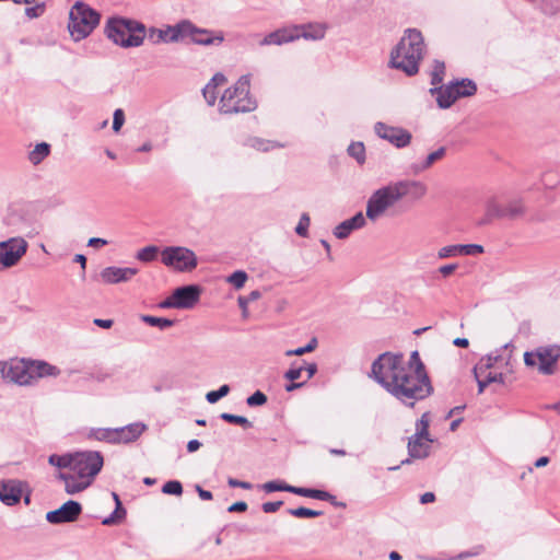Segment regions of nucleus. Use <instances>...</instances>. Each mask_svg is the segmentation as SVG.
I'll return each mask as SVG.
<instances>
[{"label": "nucleus", "mask_w": 560, "mask_h": 560, "mask_svg": "<svg viewBox=\"0 0 560 560\" xmlns=\"http://www.w3.org/2000/svg\"><path fill=\"white\" fill-rule=\"evenodd\" d=\"M112 495L115 501L116 508L115 511L103 521L104 525L116 524L120 522L126 515V510L122 508L119 495L116 492H113Z\"/></svg>", "instance_id": "nucleus-31"}, {"label": "nucleus", "mask_w": 560, "mask_h": 560, "mask_svg": "<svg viewBox=\"0 0 560 560\" xmlns=\"http://www.w3.org/2000/svg\"><path fill=\"white\" fill-rule=\"evenodd\" d=\"M107 241L104 240V238H100V237H91L88 242V245L91 246V247H103L105 245H107Z\"/></svg>", "instance_id": "nucleus-62"}, {"label": "nucleus", "mask_w": 560, "mask_h": 560, "mask_svg": "<svg viewBox=\"0 0 560 560\" xmlns=\"http://www.w3.org/2000/svg\"><path fill=\"white\" fill-rule=\"evenodd\" d=\"M454 90L453 83L451 82L445 86L432 88L430 92L432 95L436 96L438 105L441 108H448L458 100Z\"/></svg>", "instance_id": "nucleus-24"}, {"label": "nucleus", "mask_w": 560, "mask_h": 560, "mask_svg": "<svg viewBox=\"0 0 560 560\" xmlns=\"http://www.w3.org/2000/svg\"><path fill=\"white\" fill-rule=\"evenodd\" d=\"M247 273L243 270L234 271L232 275H230L226 279V281L232 284L235 289L240 290L244 287L246 280H247Z\"/></svg>", "instance_id": "nucleus-40"}, {"label": "nucleus", "mask_w": 560, "mask_h": 560, "mask_svg": "<svg viewBox=\"0 0 560 560\" xmlns=\"http://www.w3.org/2000/svg\"><path fill=\"white\" fill-rule=\"evenodd\" d=\"M316 347H317V340H316V338H313L305 347H300V348H296L293 350L285 351V355L287 357L303 355L307 352L315 350Z\"/></svg>", "instance_id": "nucleus-47"}, {"label": "nucleus", "mask_w": 560, "mask_h": 560, "mask_svg": "<svg viewBox=\"0 0 560 560\" xmlns=\"http://www.w3.org/2000/svg\"><path fill=\"white\" fill-rule=\"evenodd\" d=\"M366 215L362 212L355 213L352 218L347 219L335 226L332 233L339 240H346L353 231L360 230L366 224Z\"/></svg>", "instance_id": "nucleus-19"}, {"label": "nucleus", "mask_w": 560, "mask_h": 560, "mask_svg": "<svg viewBox=\"0 0 560 560\" xmlns=\"http://www.w3.org/2000/svg\"><path fill=\"white\" fill-rule=\"evenodd\" d=\"M161 262L176 272H191L198 266V257L186 246H166L161 250Z\"/></svg>", "instance_id": "nucleus-9"}, {"label": "nucleus", "mask_w": 560, "mask_h": 560, "mask_svg": "<svg viewBox=\"0 0 560 560\" xmlns=\"http://www.w3.org/2000/svg\"><path fill=\"white\" fill-rule=\"evenodd\" d=\"M72 454L57 455L52 454L48 457V463L60 469H68L70 471Z\"/></svg>", "instance_id": "nucleus-35"}, {"label": "nucleus", "mask_w": 560, "mask_h": 560, "mask_svg": "<svg viewBox=\"0 0 560 560\" xmlns=\"http://www.w3.org/2000/svg\"><path fill=\"white\" fill-rule=\"evenodd\" d=\"M370 376L407 407L433 393L430 377L418 351L408 361L401 353L384 352L372 363Z\"/></svg>", "instance_id": "nucleus-1"}, {"label": "nucleus", "mask_w": 560, "mask_h": 560, "mask_svg": "<svg viewBox=\"0 0 560 560\" xmlns=\"http://www.w3.org/2000/svg\"><path fill=\"white\" fill-rule=\"evenodd\" d=\"M445 74V65L443 61L434 60L431 71V84L434 88L443 81Z\"/></svg>", "instance_id": "nucleus-38"}, {"label": "nucleus", "mask_w": 560, "mask_h": 560, "mask_svg": "<svg viewBox=\"0 0 560 560\" xmlns=\"http://www.w3.org/2000/svg\"><path fill=\"white\" fill-rule=\"evenodd\" d=\"M266 401L267 396L260 390H256L246 399L247 405L250 407L262 406L264 404H266Z\"/></svg>", "instance_id": "nucleus-52"}, {"label": "nucleus", "mask_w": 560, "mask_h": 560, "mask_svg": "<svg viewBox=\"0 0 560 560\" xmlns=\"http://www.w3.org/2000/svg\"><path fill=\"white\" fill-rule=\"evenodd\" d=\"M115 434H117L115 429H98L93 433L96 440L110 443H115Z\"/></svg>", "instance_id": "nucleus-49"}, {"label": "nucleus", "mask_w": 560, "mask_h": 560, "mask_svg": "<svg viewBox=\"0 0 560 560\" xmlns=\"http://www.w3.org/2000/svg\"><path fill=\"white\" fill-rule=\"evenodd\" d=\"M487 382L490 383H504V375L502 373H488L486 376Z\"/></svg>", "instance_id": "nucleus-60"}, {"label": "nucleus", "mask_w": 560, "mask_h": 560, "mask_svg": "<svg viewBox=\"0 0 560 560\" xmlns=\"http://www.w3.org/2000/svg\"><path fill=\"white\" fill-rule=\"evenodd\" d=\"M43 12V8L42 7H31V8H26L25 9V14L28 16V18H37L39 16V14Z\"/></svg>", "instance_id": "nucleus-63"}, {"label": "nucleus", "mask_w": 560, "mask_h": 560, "mask_svg": "<svg viewBox=\"0 0 560 560\" xmlns=\"http://www.w3.org/2000/svg\"><path fill=\"white\" fill-rule=\"evenodd\" d=\"M454 256H462L460 244L447 245V246L440 248L438 252V257L440 259L454 257Z\"/></svg>", "instance_id": "nucleus-42"}, {"label": "nucleus", "mask_w": 560, "mask_h": 560, "mask_svg": "<svg viewBox=\"0 0 560 560\" xmlns=\"http://www.w3.org/2000/svg\"><path fill=\"white\" fill-rule=\"evenodd\" d=\"M250 77L242 75L234 85L222 94L219 110L222 114L248 113L256 108V102L249 93Z\"/></svg>", "instance_id": "nucleus-6"}, {"label": "nucleus", "mask_w": 560, "mask_h": 560, "mask_svg": "<svg viewBox=\"0 0 560 560\" xmlns=\"http://www.w3.org/2000/svg\"><path fill=\"white\" fill-rule=\"evenodd\" d=\"M424 52L422 34L413 28L405 32L396 47L392 50L389 65L392 68L413 75L419 71V61Z\"/></svg>", "instance_id": "nucleus-4"}, {"label": "nucleus", "mask_w": 560, "mask_h": 560, "mask_svg": "<svg viewBox=\"0 0 560 560\" xmlns=\"http://www.w3.org/2000/svg\"><path fill=\"white\" fill-rule=\"evenodd\" d=\"M454 86V91L457 95V97H467L471 96L477 91V85L474 81L469 79H462L459 81L452 82Z\"/></svg>", "instance_id": "nucleus-30"}, {"label": "nucleus", "mask_w": 560, "mask_h": 560, "mask_svg": "<svg viewBox=\"0 0 560 560\" xmlns=\"http://www.w3.org/2000/svg\"><path fill=\"white\" fill-rule=\"evenodd\" d=\"M446 154V149L440 147L438 150L429 153L422 162L412 163L409 166V171L413 175H419L424 171L429 170L434 163L441 161Z\"/></svg>", "instance_id": "nucleus-25"}, {"label": "nucleus", "mask_w": 560, "mask_h": 560, "mask_svg": "<svg viewBox=\"0 0 560 560\" xmlns=\"http://www.w3.org/2000/svg\"><path fill=\"white\" fill-rule=\"evenodd\" d=\"M262 489L266 491V492H273V491H287V492H291L293 491V486H290V485H287L284 482H279V481H268L266 483L262 485Z\"/></svg>", "instance_id": "nucleus-43"}, {"label": "nucleus", "mask_w": 560, "mask_h": 560, "mask_svg": "<svg viewBox=\"0 0 560 560\" xmlns=\"http://www.w3.org/2000/svg\"><path fill=\"white\" fill-rule=\"evenodd\" d=\"M483 373H478V376H475L477 383H478V393L479 394H482L485 392V388L487 387V385H489V383L487 382V378H481V375Z\"/></svg>", "instance_id": "nucleus-64"}, {"label": "nucleus", "mask_w": 560, "mask_h": 560, "mask_svg": "<svg viewBox=\"0 0 560 560\" xmlns=\"http://www.w3.org/2000/svg\"><path fill=\"white\" fill-rule=\"evenodd\" d=\"M101 15L88 4L78 1L69 13L68 30L73 40L79 42L88 37L98 25Z\"/></svg>", "instance_id": "nucleus-7"}, {"label": "nucleus", "mask_w": 560, "mask_h": 560, "mask_svg": "<svg viewBox=\"0 0 560 560\" xmlns=\"http://www.w3.org/2000/svg\"><path fill=\"white\" fill-rule=\"evenodd\" d=\"M526 212V207L523 199L514 198L506 203H500L497 199L491 198L486 206L485 218L479 224H488L493 219H510L515 220L522 218Z\"/></svg>", "instance_id": "nucleus-11"}, {"label": "nucleus", "mask_w": 560, "mask_h": 560, "mask_svg": "<svg viewBox=\"0 0 560 560\" xmlns=\"http://www.w3.org/2000/svg\"><path fill=\"white\" fill-rule=\"evenodd\" d=\"M141 320L150 326H154L160 328L161 330H165L174 325L173 319L155 317L151 315H141Z\"/></svg>", "instance_id": "nucleus-33"}, {"label": "nucleus", "mask_w": 560, "mask_h": 560, "mask_svg": "<svg viewBox=\"0 0 560 560\" xmlns=\"http://www.w3.org/2000/svg\"><path fill=\"white\" fill-rule=\"evenodd\" d=\"M293 27L298 31L299 38L318 40L324 38L326 34V25L322 23L294 25Z\"/></svg>", "instance_id": "nucleus-26"}, {"label": "nucleus", "mask_w": 560, "mask_h": 560, "mask_svg": "<svg viewBox=\"0 0 560 560\" xmlns=\"http://www.w3.org/2000/svg\"><path fill=\"white\" fill-rule=\"evenodd\" d=\"M103 463L100 452H78L72 454L70 471L60 470L57 478L65 482V491L68 494H75L91 486Z\"/></svg>", "instance_id": "nucleus-2"}, {"label": "nucleus", "mask_w": 560, "mask_h": 560, "mask_svg": "<svg viewBox=\"0 0 560 560\" xmlns=\"http://www.w3.org/2000/svg\"><path fill=\"white\" fill-rule=\"evenodd\" d=\"M497 361L498 357L488 355L487 358H482L474 368V375L478 376V373H485L487 370L491 369Z\"/></svg>", "instance_id": "nucleus-41"}, {"label": "nucleus", "mask_w": 560, "mask_h": 560, "mask_svg": "<svg viewBox=\"0 0 560 560\" xmlns=\"http://www.w3.org/2000/svg\"><path fill=\"white\" fill-rule=\"evenodd\" d=\"M220 417L222 420H224L226 422L242 425L245 429L252 428V425H253L252 422L243 416H236V415L223 412V413H221Z\"/></svg>", "instance_id": "nucleus-39"}, {"label": "nucleus", "mask_w": 560, "mask_h": 560, "mask_svg": "<svg viewBox=\"0 0 560 560\" xmlns=\"http://www.w3.org/2000/svg\"><path fill=\"white\" fill-rule=\"evenodd\" d=\"M462 256H474L478 254H482L485 252L483 247L478 244H460Z\"/></svg>", "instance_id": "nucleus-51"}, {"label": "nucleus", "mask_w": 560, "mask_h": 560, "mask_svg": "<svg viewBox=\"0 0 560 560\" xmlns=\"http://www.w3.org/2000/svg\"><path fill=\"white\" fill-rule=\"evenodd\" d=\"M560 359V346H541L533 351L524 353V362L527 366L536 368L540 374L552 375L556 373Z\"/></svg>", "instance_id": "nucleus-10"}, {"label": "nucleus", "mask_w": 560, "mask_h": 560, "mask_svg": "<svg viewBox=\"0 0 560 560\" xmlns=\"http://www.w3.org/2000/svg\"><path fill=\"white\" fill-rule=\"evenodd\" d=\"M396 185L401 192V199L409 194H412L416 198H422L427 194V186L418 180H398Z\"/></svg>", "instance_id": "nucleus-27"}, {"label": "nucleus", "mask_w": 560, "mask_h": 560, "mask_svg": "<svg viewBox=\"0 0 560 560\" xmlns=\"http://www.w3.org/2000/svg\"><path fill=\"white\" fill-rule=\"evenodd\" d=\"M162 491L165 494L180 495L183 493V486L177 480H170L164 483Z\"/></svg>", "instance_id": "nucleus-48"}, {"label": "nucleus", "mask_w": 560, "mask_h": 560, "mask_svg": "<svg viewBox=\"0 0 560 560\" xmlns=\"http://www.w3.org/2000/svg\"><path fill=\"white\" fill-rule=\"evenodd\" d=\"M347 151L359 164L365 162V148L362 142H352Z\"/></svg>", "instance_id": "nucleus-37"}, {"label": "nucleus", "mask_w": 560, "mask_h": 560, "mask_svg": "<svg viewBox=\"0 0 560 560\" xmlns=\"http://www.w3.org/2000/svg\"><path fill=\"white\" fill-rule=\"evenodd\" d=\"M399 200H401V192L398 190L396 183L381 187L368 199L365 215L370 221L375 222Z\"/></svg>", "instance_id": "nucleus-8"}, {"label": "nucleus", "mask_w": 560, "mask_h": 560, "mask_svg": "<svg viewBox=\"0 0 560 560\" xmlns=\"http://www.w3.org/2000/svg\"><path fill=\"white\" fill-rule=\"evenodd\" d=\"M145 38L153 45L182 42L186 38V20L175 25H165L163 28L149 27Z\"/></svg>", "instance_id": "nucleus-12"}, {"label": "nucleus", "mask_w": 560, "mask_h": 560, "mask_svg": "<svg viewBox=\"0 0 560 560\" xmlns=\"http://www.w3.org/2000/svg\"><path fill=\"white\" fill-rule=\"evenodd\" d=\"M104 33L115 45L133 48L143 44L147 26L137 20L113 16L106 21Z\"/></svg>", "instance_id": "nucleus-5"}, {"label": "nucleus", "mask_w": 560, "mask_h": 560, "mask_svg": "<svg viewBox=\"0 0 560 560\" xmlns=\"http://www.w3.org/2000/svg\"><path fill=\"white\" fill-rule=\"evenodd\" d=\"M138 273L137 268L131 267H106L100 272V278L103 283L117 284L128 282Z\"/></svg>", "instance_id": "nucleus-17"}, {"label": "nucleus", "mask_w": 560, "mask_h": 560, "mask_svg": "<svg viewBox=\"0 0 560 560\" xmlns=\"http://www.w3.org/2000/svg\"><path fill=\"white\" fill-rule=\"evenodd\" d=\"M458 268V265L457 264H450V265H444V266H441L439 268V272L443 276V277H448L450 275H452L456 269Z\"/></svg>", "instance_id": "nucleus-58"}, {"label": "nucleus", "mask_w": 560, "mask_h": 560, "mask_svg": "<svg viewBox=\"0 0 560 560\" xmlns=\"http://www.w3.org/2000/svg\"><path fill=\"white\" fill-rule=\"evenodd\" d=\"M125 122V114H124V110L120 109V108H117L115 112H114V117H113V130L115 132H118L122 125Z\"/></svg>", "instance_id": "nucleus-54"}, {"label": "nucleus", "mask_w": 560, "mask_h": 560, "mask_svg": "<svg viewBox=\"0 0 560 560\" xmlns=\"http://www.w3.org/2000/svg\"><path fill=\"white\" fill-rule=\"evenodd\" d=\"M303 371V366H292L284 373V377L291 382L296 381L302 376Z\"/></svg>", "instance_id": "nucleus-55"}, {"label": "nucleus", "mask_w": 560, "mask_h": 560, "mask_svg": "<svg viewBox=\"0 0 560 560\" xmlns=\"http://www.w3.org/2000/svg\"><path fill=\"white\" fill-rule=\"evenodd\" d=\"M228 485L232 488H242V489H245V490H249L253 488V485L247 482V481H241V480H237V479H234V478H229L228 479Z\"/></svg>", "instance_id": "nucleus-56"}, {"label": "nucleus", "mask_w": 560, "mask_h": 560, "mask_svg": "<svg viewBox=\"0 0 560 560\" xmlns=\"http://www.w3.org/2000/svg\"><path fill=\"white\" fill-rule=\"evenodd\" d=\"M229 393H230V386L229 385H222L219 389L211 390V392L207 393L206 399H207V401L209 404H215L221 398L226 396Z\"/></svg>", "instance_id": "nucleus-44"}, {"label": "nucleus", "mask_w": 560, "mask_h": 560, "mask_svg": "<svg viewBox=\"0 0 560 560\" xmlns=\"http://www.w3.org/2000/svg\"><path fill=\"white\" fill-rule=\"evenodd\" d=\"M226 77L223 73L217 72L209 81V83L203 88V97L210 106L215 104L217 88L223 85L224 83H226Z\"/></svg>", "instance_id": "nucleus-28"}, {"label": "nucleus", "mask_w": 560, "mask_h": 560, "mask_svg": "<svg viewBox=\"0 0 560 560\" xmlns=\"http://www.w3.org/2000/svg\"><path fill=\"white\" fill-rule=\"evenodd\" d=\"M282 501L266 502L261 508L265 513H275L282 506Z\"/></svg>", "instance_id": "nucleus-57"}, {"label": "nucleus", "mask_w": 560, "mask_h": 560, "mask_svg": "<svg viewBox=\"0 0 560 560\" xmlns=\"http://www.w3.org/2000/svg\"><path fill=\"white\" fill-rule=\"evenodd\" d=\"M4 363L2 378L20 386H31L39 378L57 377L60 374L56 365L42 360L11 359Z\"/></svg>", "instance_id": "nucleus-3"}, {"label": "nucleus", "mask_w": 560, "mask_h": 560, "mask_svg": "<svg viewBox=\"0 0 560 560\" xmlns=\"http://www.w3.org/2000/svg\"><path fill=\"white\" fill-rule=\"evenodd\" d=\"M50 152V147L46 142H42L35 145V148L28 153V160L32 164H39Z\"/></svg>", "instance_id": "nucleus-32"}, {"label": "nucleus", "mask_w": 560, "mask_h": 560, "mask_svg": "<svg viewBox=\"0 0 560 560\" xmlns=\"http://www.w3.org/2000/svg\"><path fill=\"white\" fill-rule=\"evenodd\" d=\"M147 425L142 422H135L128 425L116 428L115 443H131L136 441L144 431Z\"/></svg>", "instance_id": "nucleus-23"}, {"label": "nucleus", "mask_w": 560, "mask_h": 560, "mask_svg": "<svg viewBox=\"0 0 560 560\" xmlns=\"http://www.w3.org/2000/svg\"><path fill=\"white\" fill-rule=\"evenodd\" d=\"M429 424H430V419H429V413L425 412L421 416V418L417 421L416 423V435H421V436H430L429 434Z\"/></svg>", "instance_id": "nucleus-46"}, {"label": "nucleus", "mask_w": 560, "mask_h": 560, "mask_svg": "<svg viewBox=\"0 0 560 560\" xmlns=\"http://www.w3.org/2000/svg\"><path fill=\"white\" fill-rule=\"evenodd\" d=\"M186 38H189L192 44L201 46H219L224 42V34L222 31H211L208 28H200L186 20Z\"/></svg>", "instance_id": "nucleus-14"}, {"label": "nucleus", "mask_w": 560, "mask_h": 560, "mask_svg": "<svg viewBox=\"0 0 560 560\" xmlns=\"http://www.w3.org/2000/svg\"><path fill=\"white\" fill-rule=\"evenodd\" d=\"M308 226H310V215L307 213H302L300 221L295 228L296 234L305 237L307 235Z\"/></svg>", "instance_id": "nucleus-53"}, {"label": "nucleus", "mask_w": 560, "mask_h": 560, "mask_svg": "<svg viewBox=\"0 0 560 560\" xmlns=\"http://www.w3.org/2000/svg\"><path fill=\"white\" fill-rule=\"evenodd\" d=\"M292 493L302 495V497H306V498L323 500V501H332L335 499L334 495H331L329 492L324 491V490L300 488V487H294V486H293Z\"/></svg>", "instance_id": "nucleus-29"}, {"label": "nucleus", "mask_w": 560, "mask_h": 560, "mask_svg": "<svg viewBox=\"0 0 560 560\" xmlns=\"http://www.w3.org/2000/svg\"><path fill=\"white\" fill-rule=\"evenodd\" d=\"M249 145L258 151H269L270 149H273L276 144L271 141L254 138L249 140Z\"/></svg>", "instance_id": "nucleus-50"}, {"label": "nucleus", "mask_w": 560, "mask_h": 560, "mask_svg": "<svg viewBox=\"0 0 560 560\" xmlns=\"http://www.w3.org/2000/svg\"><path fill=\"white\" fill-rule=\"evenodd\" d=\"M289 514L295 517H317L323 514L320 511L311 510L304 506L288 510Z\"/></svg>", "instance_id": "nucleus-45"}, {"label": "nucleus", "mask_w": 560, "mask_h": 560, "mask_svg": "<svg viewBox=\"0 0 560 560\" xmlns=\"http://www.w3.org/2000/svg\"><path fill=\"white\" fill-rule=\"evenodd\" d=\"M298 31L291 26V27H283L276 30L275 32H271L267 34L260 42L259 46H270V45H283L287 43L294 42L299 39V35L296 33Z\"/></svg>", "instance_id": "nucleus-20"}, {"label": "nucleus", "mask_w": 560, "mask_h": 560, "mask_svg": "<svg viewBox=\"0 0 560 560\" xmlns=\"http://www.w3.org/2000/svg\"><path fill=\"white\" fill-rule=\"evenodd\" d=\"M82 512V506L79 502L69 500L63 503L59 509L49 511L46 514V520L50 524H62L74 522Z\"/></svg>", "instance_id": "nucleus-16"}, {"label": "nucleus", "mask_w": 560, "mask_h": 560, "mask_svg": "<svg viewBox=\"0 0 560 560\" xmlns=\"http://www.w3.org/2000/svg\"><path fill=\"white\" fill-rule=\"evenodd\" d=\"M260 296H261V294L257 290L252 291L247 296H238L237 302H238V306L242 310V315L244 318L248 317L247 306L250 305V302L258 300Z\"/></svg>", "instance_id": "nucleus-36"}, {"label": "nucleus", "mask_w": 560, "mask_h": 560, "mask_svg": "<svg viewBox=\"0 0 560 560\" xmlns=\"http://www.w3.org/2000/svg\"><path fill=\"white\" fill-rule=\"evenodd\" d=\"M200 288L195 284L184 285L175 289L173 295L177 303V308L187 310L194 307L200 299Z\"/></svg>", "instance_id": "nucleus-18"}, {"label": "nucleus", "mask_w": 560, "mask_h": 560, "mask_svg": "<svg viewBox=\"0 0 560 560\" xmlns=\"http://www.w3.org/2000/svg\"><path fill=\"white\" fill-rule=\"evenodd\" d=\"M374 131L380 138L388 141L398 149L408 147L412 139L408 130L401 127L388 126L381 121L374 125Z\"/></svg>", "instance_id": "nucleus-15"}, {"label": "nucleus", "mask_w": 560, "mask_h": 560, "mask_svg": "<svg viewBox=\"0 0 560 560\" xmlns=\"http://www.w3.org/2000/svg\"><path fill=\"white\" fill-rule=\"evenodd\" d=\"M26 250L27 242L22 237L0 242V270L15 266Z\"/></svg>", "instance_id": "nucleus-13"}, {"label": "nucleus", "mask_w": 560, "mask_h": 560, "mask_svg": "<svg viewBox=\"0 0 560 560\" xmlns=\"http://www.w3.org/2000/svg\"><path fill=\"white\" fill-rule=\"evenodd\" d=\"M160 249L155 245H149L137 252L136 258L142 262L154 261L158 257Z\"/></svg>", "instance_id": "nucleus-34"}, {"label": "nucleus", "mask_w": 560, "mask_h": 560, "mask_svg": "<svg viewBox=\"0 0 560 560\" xmlns=\"http://www.w3.org/2000/svg\"><path fill=\"white\" fill-rule=\"evenodd\" d=\"M22 483L18 480H3L0 482V500L7 505L16 504L22 497Z\"/></svg>", "instance_id": "nucleus-21"}, {"label": "nucleus", "mask_w": 560, "mask_h": 560, "mask_svg": "<svg viewBox=\"0 0 560 560\" xmlns=\"http://www.w3.org/2000/svg\"><path fill=\"white\" fill-rule=\"evenodd\" d=\"M433 440L430 436H421L413 434L409 438L408 453L412 458H425L429 455L431 443Z\"/></svg>", "instance_id": "nucleus-22"}, {"label": "nucleus", "mask_w": 560, "mask_h": 560, "mask_svg": "<svg viewBox=\"0 0 560 560\" xmlns=\"http://www.w3.org/2000/svg\"><path fill=\"white\" fill-rule=\"evenodd\" d=\"M159 306L161 308H177V303L175 301V298L174 295L172 294L171 296H168L167 299H165L164 301H162Z\"/></svg>", "instance_id": "nucleus-59"}, {"label": "nucleus", "mask_w": 560, "mask_h": 560, "mask_svg": "<svg viewBox=\"0 0 560 560\" xmlns=\"http://www.w3.org/2000/svg\"><path fill=\"white\" fill-rule=\"evenodd\" d=\"M247 510V503L238 501L229 506V512H245Z\"/></svg>", "instance_id": "nucleus-61"}]
</instances>
